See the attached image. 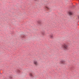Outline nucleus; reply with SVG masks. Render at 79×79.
Segmentation results:
<instances>
[{
    "label": "nucleus",
    "instance_id": "1",
    "mask_svg": "<svg viewBox=\"0 0 79 79\" xmlns=\"http://www.w3.org/2000/svg\"><path fill=\"white\" fill-rule=\"evenodd\" d=\"M62 47L63 48L64 50H69L68 46L67 44H64L62 45Z\"/></svg>",
    "mask_w": 79,
    "mask_h": 79
},
{
    "label": "nucleus",
    "instance_id": "2",
    "mask_svg": "<svg viewBox=\"0 0 79 79\" xmlns=\"http://www.w3.org/2000/svg\"><path fill=\"white\" fill-rule=\"evenodd\" d=\"M38 24H39L40 25H41L42 24V21H38Z\"/></svg>",
    "mask_w": 79,
    "mask_h": 79
},
{
    "label": "nucleus",
    "instance_id": "3",
    "mask_svg": "<svg viewBox=\"0 0 79 79\" xmlns=\"http://www.w3.org/2000/svg\"><path fill=\"white\" fill-rule=\"evenodd\" d=\"M60 62L61 64H65V62L64 61L62 60Z\"/></svg>",
    "mask_w": 79,
    "mask_h": 79
},
{
    "label": "nucleus",
    "instance_id": "4",
    "mask_svg": "<svg viewBox=\"0 0 79 79\" xmlns=\"http://www.w3.org/2000/svg\"><path fill=\"white\" fill-rule=\"evenodd\" d=\"M45 9H46V10H48L50 8L48 7H45Z\"/></svg>",
    "mask_w": 79,
    "mask_h": 79
},
{
    "label": "nucleus",
    "instance_id": "5",
    "mask_svg": "<svg viewBox=\"0 0 79 79\" xmlns=\"http://www.w3.org/2000/svg\"><path fill=\"white\" fill-rule=\"evenodd\" d=\"M69 15H73V13L71 12H69Z\"/></svg>",
    "mask_w": 79,
    "mask_h": 79
},
{
    "label": "nucleus",
    "instance_id": "6",
    "mask_svg": "<svg viewBox=\"0 0 79 79\" xmlns=\"http://www.w3.org/2000/svg\"><path fill=\"white\" fill-rule=\"evenodd\" d=\"M75 7H76V6H71V8H72V9H74V8H75Z\"/></svg>",
    "mask_w": 79,
    "mask_h": 79
},
{
    "label": "nucleus",
    "instance_id": "7",
    "mask_svg": "<svg viewBox=\"0 0 79 79\" xmlns=\"http://www.w3.org/2000/svg\"><path fill=\"white\" fill-rule=\"evenodd\" d=\"M30 75L31 77H33V75H32V74L31 73H30Z\"/></svg>",
    "mask_w": 79,
    "mask_h": 79
},
{
    "label": "nucleus",
    "instance_id": "8",
    "mask_svg": "<svg viewBox=\"0 0 79 79\" xmlns=\"http://www.w3.org/2000/svg\"><path fill=\"white\" fill-rule=\"evenodd\" d=\"M37 61H34V64H35V65H37Z\"/></svg>",
    "mask_w": 79,
    "mask_h": 79
},
{
    "label": "nucleus",
    "instance_id": "9",
    "mask_svg": "<svg viewBox=\"0 0 79 79\" xmlns=\"http://www.w3.org/2000/svg\"><path fill=\"white\" fill-rule=\"evenodd\" d=\"M50 38H51V39H53V35H50Z\"/></svg>",
    "mask_w": 79,
    "mask_h": 79
},
{
    "label": "nucleus",
    "instance_id": "10",
    "mask_svg": "<svg viewBox=\"0 0 79 79\" xmlns=\"http://www.w3.org/2000/svg\"><path fill=\"white\" fill-rule=\"evenodd\" d=\"M9 78L10 79H12V76H10L9 77Z\"/></svg>",
    "mask_w": 79,
    "mask_h": 79
},
{
    "label": "nucleus",
    "instance_id": "11",
    "mask_svg": "<svg viewBox=\"0 0 79 79\" xmlns=\"http://www.w3.org/2000/svg\"><path fill=\"white\" fill-rule=\"evenodd\" d=\"M17 72L18 73H20V71H19V70H17Z\"/></svg>",
    "mask_w": 79,
    "mask_h": 79
},
{
    "label": "nucleus",
    "instance_id": "12",
    "mask_svg": "<svg viewBox=\"0 0 79 79\" xmlns=\"http://www.w3.org/2000/svg\"><path fill=\"white\" fill-rule=\"evenodd\" d=\"M44 32H45L44 31L42 33V35H44Z\"/></svg>",
    "mask_w": 79,
    "mask_h": 79
},
{
    "label": "nucleus",
    "instance_id": "13",
    "mask_svg": "<svg viewBox=\"0 0 79 79\" xmlns=\"http://www.w3.org/2000/svg\"><path fill=\"white\" fill-rule=\"evenodd\" d=\"M22 38H24V36H22Z\"/></svg>",
    "mask_w": 79,
    "mask_h": 79
},
{
    "label": "nucleus",
    "instance_id": "14",
    "mask_svg": "<svg viewBox=\"0 0 79 79\" xmlns=\"http://www.w3.org/2000/svg\"><path fill=\"white\" fill-rule=\"evenodd\" d=\"M78 19H79V16H78Z\"/></svg>",
    "mask_w": 79,
    "mask_h": 79
},
{
    "label": "nucleus",
    "instance_id": "15",
    "mask_svg": "<svg viewBox=\"0 0 79 79\" xmlns=\"http://www.w3.org/2000/svg\"><path fill=\"white\" fill-rule=\"evenodd\" d=\"M36 0H35V1H36Z\"/></svg>",
    "mask_w": 79,
    "mask_h": 79
}]
</instances>
